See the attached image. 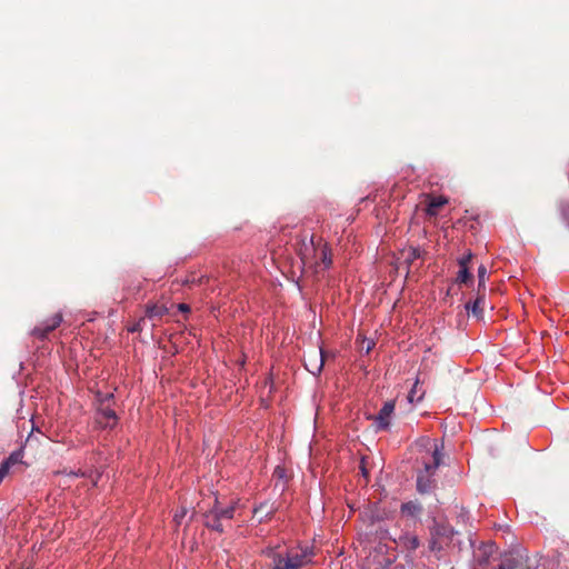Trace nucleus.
Here are the masks:
<instances>
[{"mask_svg":"<svg viewBox=\"0 0 569 569\" xmlns=\"http://www.w3.org/2000/svg\"><path fill=\"white\" fill-rule=\"evenodd\" d=\"M400 543L409 550H416L420 546L419 538L415 535L401 536Z\"/></svg>","mask_w":569,"mask_h":569,"instance_id":"obj_16","label":"nucleus"},{"mask_svg":"<svg viewBox=\"0 0 569 569\" xmlns=\"http://www.w3.org/2000/svg\"><path fill=\"white\" fill-rule=\"evenodd\" d=\"M392 569H405L402 566H396L395 568Z\"/></svg>","mask_w":569,"mask_h":569,"instance_id":"obj_35","label":"nucleus"},{"mask_svg":"<svg viewBox=\"0 0 569 569\" xmlns=\"http://www.w3.org/2000/svg\"><path fill=\"white\" fill-rule=\"evenodd\" d=\"M321 361H322V366L325 365V352L322 351V358H321Z\"/></svg>","mask_w":569,"mask_h":569,"instance_id":"obj_34","label":"nucleus"},{"mask_svg":"<svg viewBox=\"0 0 569 569\" xmlns=\"http://www.w3.org/2000/svg\"><path fill=\"white\" fill-rule=\"evenodd\" d=\"M561 212H562V217L563 219L566 220V222L568 223L569 226V203L568 204H565L561 209Z\"/></svg>","mask_w":569,"mask_h":569,"instance_id":"obj_28","label":"nucleus"},{"mask_svg":"<svg viewBox=\"0 0 569 569\" xmlns=\"http://www.w3.org/2000/svg\"><path fill=\"white\" fill-rule=\"evenodd\" d=\"M422 251L417 247H409L407 250L402 251L405 257V262L409 266L413 263L415 260L422 257Z\"/></svg>","mask_w":569,"mask_h":569,"instance_id":"obj_15","label":"nucleus"},{"mask_svg":"<svg viewBox=\"0 0 569 569\" xmlns=\"http://www.w3.org/2000/svg\"><path fill=\"white\" fill-rule=\"evenodd\" d=\"M436 447H437L438 449H443V446H440V448H439V447L436 445V446H435V448H436ZM439 451H441V450H439ZM440 453L442 455V452H440Z\"/></svg>","mask_w":569,"mask_h":569,"instance_id":"obj_36","label":"nucleus"},{"mask_svg":"<svg viewBox=\"0 0 569 569\" xmlns=\"http://www.w3.org/2000/svg\"><path fill=\"white\" fill-rule=\"evenodd\" d=\"M395 411V401H387L377 416L373 417L376 428L386 430L390 426V417Z\"/></svg>","mask_w":569,"mask_h":569,"instance_id":"obj_7","label":"nucleus"},{"mask_svg":"<svg viewBox=\"0 0 569 569\" xmlns=\"http://www.w3.org/2000/svg\"><path fill=\"white\" fill-rule=\"evenodd\" d=\"M422 396H423V392L418 395V381H417L408 395V400L410 402H413L415 400L420 401L422 399Z\"/></svg>","mask_w":569,"mask_h":569,"instance_id":"obj_25","label":"nucleus"},{"mask_svg":"<svg viewBox=\"0 0 569 569\" xmlns=\"http://www.w3.org/2000/svg\"><path fill=\"white\" fill-rule=\"evenodd\" d=\"M443 455L440 453L436 447L432 452V462H425V468L417 476V490L420 493H428L435 486L432 476L438 467L441 465Z\"/></svg>","mask_w":569,"mask_h":569,"instance_id":"obj_4","label":"nucleus"},{"mask_svg":"<svg viewBox=\"0 0 569 569\" xmlns=\"http://www.w3.org/2000/svg\"><path fill=\"white\" fill-rule=\"evenodd\" d=\"M322 270L332 266L331 251L328 250L327 244H322Z\"/></svg>","mask_w":569,"mask_h":569,"instance_id":"obj_19","label":"nucleus"},{"mask_svg":"<svg viewBox=\"0 0 569 569\" xmlns=\"http://www.w3.org/2000/svg\"><path fill=\"white\" fill-rule=\"evenodd\" d=\"M447 203V199L443 197H433L430 199L428 207H427V213L429 216H437L440 208H442Z\"/></svg>","mask_w":569,"mask_h":569,"instance_id":"obj_13","label":"nucleus"},{"mask_svg":"<svg viewBox=\"0 0 569 569\" xmlns=\"http://www.w3.org/2000/svg\"><path fill=\"white\" fill-rule=\"evenodd\" d=\"M492 550H493V545H488L482 548V557L478 558V562L480 566L487 563L488 556L492 552Z\"/></svg>","mask_w":569,"mask_h":569,"instance_id":"obj_23","label":"nucleus"},{"mask_svg":"<svg viewBox=\"0 0 569 569\" xmlns=\"http://www.w3.org/2000/svg\"><path fill=\"white\" fill-rule=\"evenodd\" d=\"M23 458L22 450H16L13 451L4 461L0 465V483L6 478V476L9 473L10 468L13 465L21 463Z\"/></svg>","mask_w":569,"mask_h":569,"instance_id":"obj_9","label":"nucleus"},{"mask_svg":"<svg viewBox=\"0 0 569 569\" xmlns=\"http://www.w3.org/2000/svg\"><path fill=\"white\" fill-rule=\"evenodd\" d=\"M62 322V315L56 313L46 321H43L41 325L37 326L32 330V336H34L38 339L44 340L49 332L53 331L56 328L60 326Z\"/></svg>","mask_w":569,"mask_h":569,"instance_id":"obj_5","label":"nucleus"},{"mask_svg":"<svg viewBox=\"0 0 569 569\" xmlns=\"http://www.w3.org/2000/svg\"><path fill=\"white\" fill-rule=\"evenodd\" d=\"M361 472H362L363 477L367 479L368 470H367V468L365 466V461L363 460H362V463H361Z\"/></svg>","mask_w":569,"mask_h":569,"instance_id":"obj_31","label":"nucleus"},{"mask_svg":"<svg viewBox=\"0 0 569 569\" xmlns=\"http://www.w3.org/2000/svg\"><path fill=\"white\" fill-rule=\"evenodd\" d=\"M319 415H320V405H317V407H316L315 422H317V419H318Z\"/></svg>","mask_w":569,"mask_h":569,"instance_id":"obj_33","label":"nucleus"},{"mask_svg":"<svg viewBox=\"0 0 569 569\" xmlns=\"http://www.w3.org/2000/svg\"><path fill=\"white\" fill-rule=\"evenodd\" d=\"M239 501H232L227 507H222L214 498L213 506L203 512V525L210 530L222 533L224 531L223 520H231L234 518L237 510L239 509Z\"/></svg>","mask_w":569,"mask_h":569,"instance_id":"obj_2","label":"nucleus"},{"mask_svg":"<svg viewBox=\"0 0 569 569\" xmlns=\"http://www.w3.org/2000/svg\"><path fill=\"white\" fill-rule=\"evenodd\" d=\"M306 368L315 375H320V365H317L315 359L310 360V367L306 363Z\"/></svg>","mask_w":569,"mask_h":569,"instance_id":"obj_26","label":"nucleus"},{"mask_svg":"<svg viewBox=\"0 0 569 569\" xmlns=\"http://www.w3.org/2000/svg\"><path fill=\"white\" fill-rule=\"evenodd\" d=\"M97 416L96 421L101 428H113L118 422V417L113 409L114 397L113 393L96 395Z\"/></svg>","mask_w":569,"mask_h":569,"instance_id":"obj_3","label":"nucleus"},{"mask_svg":"<svg viewBox=\"0 0 569 569\" xmlns=\"http://www.w3.org/2000/svg\"><path fill=\"white\" fill-rule=\"evenodd\" d=\"M497 569H531L528 559L522 556H507L502 559Z\"/></svg>","mask_w":569,"mask_h":569,"instance_id":"obj_8","label":"nucleus"},{"mask_svg":"<svg viewBox=\"0 0 569 569\" xmlns=\"http://www.w3.org/2000/svg\"><path fill=\"white\" fill-rule=\"evenodd\" d=\"M459 268L460 269L458 271L456 281L458 283H463V284H468V283L472 282V274L470 273L469 266H465L463 262H460Z\"/></svg>","mask_w":569,"mask_h":569,"instance_id":"obj_14","label":"nucleus"},{"mask_svg":"<svg viewBox=\"0 0 569 569\" xmlns=\"http://www.w3.org/2000/svg\"><path fill=\"white\" fill-rule=\"evenodd\" d=\"M471 260H472V253L468 252L467 254H465L463 257H461L459 259L458 263L460 264V262H463L465 266H469Z\"/></svg>","mask_w":569,"mask_h":569,"instance_id":"obj_27","label":"nucleus"},{"mask_svg":"<svg viewBox=\"0 0 569 569\" xmlns=\"http://www.w3.org/2000/svg\"><path fill=\"white\" fill-rule=\"evenodd\" d=\"M488 279V271L486 266L481 264L478 268V293L486 291V281Z\"/></svg>","mask_w":569,"mask_h":569,"instance_id":"obj_18","label":"nucleus"},{"mask_svg":"<svg viewBox=\"0 0 569 569\" xmlns=\"http://www.w3.org/2000/svg\"><path fill=\"white\" fill-rule=\"evenodd\" d=\"M184 515H186V511H184V510H182L181 512H179V515H178V513H176V515H174V519H176V521H177V522H179V521H180V519L184 517Z\"/></svg>","mask_w":569,"mask_h":569,"instance_id":"obj_30","label":"nucleus"},{"mask_svg":"<svg viewBox=\"0 0 569 569\" xmlns=\"http://www.w3.org/2000/svg\"><path fill=\"white\" fill-rule=\"evenodd\" d=\"M375 347V342L373 341H368L367 343V347H366V352L369 353L370 350Z\"/></svg>","mask_w":569,"mask_h":569,"instance_id":"obj_32","label":"nucleus"},{"mask_svg":"<svg viewBox=\"0 0 569 569\" xmlns=\"http://www.w3.org/2000/svg\"><path fill=\"white\" fill-rule=\"evenodd\" d=\"M451 533H452V529L449 526L435 522V525L430 529V535H431V539H430V543H429L430 550H432V551L440 550L442 548L440 538H443V537L450 538Z\"/></svg>","mask_w":569,"mask_h":569,"instance_id":"obj_6","label":"nucleus"},{"mask_svg":"<svg viewBox=\"0 0 569 569\" xmlns=\"http://www.w3.org/2000/svg\"><path fill=\"white\" fill-rule=\"evenodd\" d=\"M485 292H480L478 293V297L477 299L470 303L468 302L466 305V309L469 311L472 312V315L477 318H481L482 317V312H483V305H485Z\"/></svg>","mask_w":569,"mask_h":569,"instance_id":"obj_12","label":"nucleus"},{"mask_svg":"<svg viewBox=\"0 0 569 569\" xmlns=\"http://www.w3.org/2000/svg\"><path fill=\"white\" fill-rule=\"evenodd\" d=\"M178 310L184 313L190 312V306L187 303H179Z\"/></svg>","mask_w":569,"mask_h":569,"instance_id":"obj_29","label":"nucleus"},{"mask_svg":"<svg viewBox=\"0 0 569 569\" xmlns=\"http://www.w3.org/2000/svg\"><path fill=\"white\" fill-rule=\"evenodd\" d=\"M146 317L140 318L136 323L132 325L128 330L130 332H141L147 325Z\"/></svg>","mask_w":569,"mask_h":569,"instance_id":"obj_24","label":"nucleus"},{"mask_svg":"<svg viewBox=\"0 0 569 569\" xmlns=\"http://www.w3.org/2000/svg\"><path fill=\"white\" fill-rule=\"evenodd\" d=\"M273 512V508L269 507L268 503H261L254 508L253 513L260 517H268Z\"/></svg>","mask_w":569,"mask_h":569,"instance_id":"obj_21","label":"nucleus"},{"mask_svg":"<svg viewBox=\"0 0 569 569\" xmlns=\"http://www.w3.org/2000/svg\"><path fill=\"white\" fill-rule=\"evenodd\" d=\"M142 281H131L124 287V291L128 296H134L141 290Z\"/></svg>","mask_w":569,"mask_h":569,"instance_id":"obj_20","label":"nucleus"},{"mask_svg":"<svg viewBox=\"0 0 569 569\" xmlns=\"http://www.w3.org/2000/svg\"><path fill=\"white\" fill-rule=\"evenodd\" d=\"M261 553L269 558L271 569H299L310 561L312 552L282 551L279 547H268Z\"/></svg>","mask_w":569,"mask_h":569,"instance_id":"obj_1","label":"nucleus"},{"mask_svg":"<svg viewBox=\"0 0 569 569\" xmlns=\"http://www.w3.org/2000/svg\"><path fill=\"white\" fill-rule=\"evenodd\" d=\"M208 278L206 277H199L196 278L194 276H190L184 280V283L188 286H201L202 283L207 282Z\"/></svg>","mask_w":569,"mask_h":569,"instance_id":"obj_22","label":"nucleus"},{"mask_svg":"<svg viewBox=\"0 0 569 569\" xmlns=\"http://www.w3.org/2000/svg\"><path fill=\"white\" fill-rule=\"evenodd\" d=\"M401 510L403 513H407L408 516L415 517L418 513L421 512L422 507L413 501L406 502L401 506Z\"/></svg>","mask_w":569,"mask_h":569,"instance_id":"obj_17","label":"nucleus"},{"mask_svg":"<svg viewBox=\"0 0 569 569\" xmlns=\"http://www.w3.org/2000/svg\"><path fill=\"white\" fill-rule=\"evenodd\" d=\"M168 312V308L166 306L158 305H149L146 307V319L147 320H156L161 319Z\"/></svg>","mask_w":569,"mask_h":569,"instance_id":"obj_11","label":"nucleus"},{"mask_svg":"<svg viewBox=\"0 0 569 569\" xmlns=\"http://www.w3.org/2000/svg\"><path fill=\"white\" fill-rule=\"evenodd\" d=\"M272 478L274 480V487H281V493L284 492V486L287 485L290 475L288 473L284 467L278 466L276 467Z\"/></svg>","mask_w":569,"mask_h":569,"instance_id":"obj_10","label":"nucleus"}]
</instances>
